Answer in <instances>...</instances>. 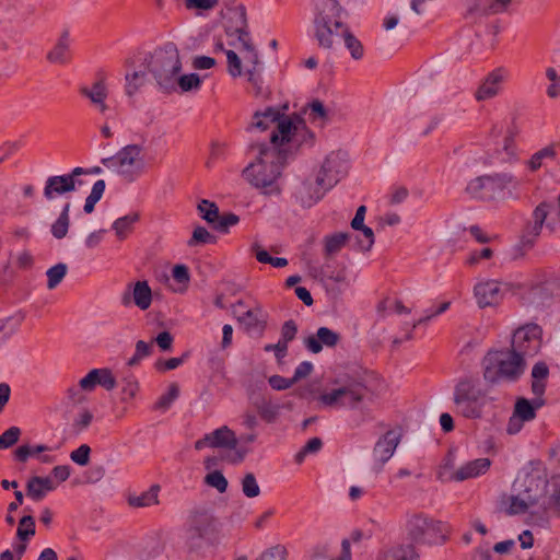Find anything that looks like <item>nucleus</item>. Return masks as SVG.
Segmentation results:
<instances>
[{"label": "nucleus", "mask_w": 560, "mask_h": 560, "mask_svg": "<svg viewBox=\"0 0 560 560\" xmlns=\"http://www.w3.org/2000/svg\"><path fill=\"white\" fill-rule=\"evenodd\" d=\"M517 188L518 183L513 174L494 173L470 179L465 190L471 198L492 201L503 195L513 197V190Z\"/></svg>", "instance_id": "11"}, {"label": "nucleus", "mask_w": 560, "mask_h": 560, "mask_svg": "<svg viewBox=\"0 0 560 560\" xmlns=\"http://www.w3.org/2000/svg\"><path fill=\"white\" fill-rule=\"evenodd\" d=\"M139 382L135 377H125L122 380V394L125 395V399H132L136 397L139 392Z\"/></svg>", "instance_id": "62"}, {"label": "nucleus", "mask_w": 560, "mask_h": 560, "mask_svg": "<svg viewBox=\"0 0 560 560\" xmlns=\"http://www.w3.org/2000/svg\"><path fill=\"white\" fill-rule=\"evenodd\" d=\"M482 375L488 384L516 381L525 370V360L512 350H492L482 359Z\"/></svg>", "instance_id": "8"}, {"label": "nucleus", "mask_w": 560, "mask_h": 560, "mask_svg": "<svg viewBox=\"0 0 560 560\" xmlns=\"http://www.w3.org/2000/svg\"><path fill=\"white\" fill-rule=\"evenodd\" d=\"M549 210L550 205L547 202H541L535 208L532 215L533 221L526 225L520 243L511 249L510 255L512 259L523 258L534 247L541 234Z\"/></svg>", "instance_id": "14"}, {"label": "nucleus", "mask_w": 560, "mask_h": 560, "mask_svg": "<svg viewBox=\"0 0 560 560\" xmlns=\"http://www.w3.org/2000/svg\"><path fill=\"white\" fill-rule=\"evenodd\" d=\"M252 127L267 131L271 130L268 145H280V109L277 107H267L264 112H256L253 115Z\"/></svg>", "instance_id": "23"}, {"label": "nucleus", "mask_w": 560, "mask_h": 560, "mask_svg": "<svg viewBox=\"0 0 560 560\" xmlns=\"http://www.w3.org/2000/svg\"><path fill=\"white\" fill-rule=\"evenodd\" d=\"M490 465L491 462L489 458H477L466 463L458 469H450L448 464H446L440 474V477L450 481H464L486 474L490 468Z\"/></svg>", "instance_id": "22"}, {"label": "nucleus", "mask_w": 560, "mask_h": 560, "mask_svg": "<svg viewBox=\"0 0 560 560\" xmlns=\"http://www.w3.org/2000/svg\"><path fill=\"white\" fill-rule=\"evenodd\" d=\"M172 277L178 284H180V287L174 289V291L179 293L185 292L190 281L188 268L185 265H175L172 270Z\"/></svg>", "instance_id": "50"}, {"label": "nucleus", "mask_w": 560, "mask_h": 560, "mask_svg": "<svg viewBox=\"0 0 560 560\" xmlns=\"http://www.w3.org/2000/svg\"><path fill=\"white\" fill-rule=\"evenodd\" d=\"M35 535V521L33 516H23L18 526L16 536L21 541H27L32 536Z\"/></svg>", "instance_id": "46"}, {"label": "nucleus", "mask_w": 560, "mask_h": 560, "mask_svg": "<svg viewBox=\"0 0 560 560\" xmlns=\"http://www.w3.org/2000/svg\"><path fill=\"white\" fill-rule=\"evenodd\" d=\"M247 21L244 7L240 5L228 10L226 35L232 47L225 50L226 71L233 79L243 74L248 81L259 89V78L256 72L258 54L247 32Z\"/></svg>", "instance_id": "1"}, {"label": "nucleus", "mask_w": 560, "mask_h": 560, "mask_svg": "<svg viewBox=\"0 0 560 560\" xmlns=\"http://www.w3.org/2000/svg\"><path fill=\"white\" fill-rule=\"evenodd\" d=\"M516 137V129H508L501 142L475 149L468 158V163L478 170L515 164L520 159Z\"/></svg>", "instance_id": "7"}, {"label": "nucleus", "mask_w": 560, "mask_h": 560, "mask_svg": "<svg viewBox=\"0 0 560 560\" xmlns=\"http://www.w3.org/2000/svg\"><path fill=\"white\" fill-rule=\"evenodd\" d=\"M315 133L299 114L282 115V166L293 162L303 147H313Z\"/></svg>", "instance_id": "10"}, {"label": "nucleus", "mask_w": 560, "mask_h": 560, "mask_svg": "<svg viewBox=\"0 0 560 560\" xmlns=\"http://www.w3.org/2000/svg\"><path fill=\"white\" fill-rule=\"evenodd\" d=\"M339 341V335L327 327H320L316 335L308 336L305 339L307 349L313 353L322 351L323 346L334 347Z\"/></svg>", "instance_id": "28"}, {"label": "nucleus", "mask_w": 560, "mask_h": 560, "mask_svg": "<svg viewBox=\"0 0 560 560\" xmlns=\"http://www.w3.org/2000/svg\"><path fill=\"white\" fill-rule=\"evenodd\" d=\"M548 374V366L544 362H538L534 365L532 370V392L537 397H541L545 392Z\"/></svg>", "instance_id": "37"}, {"label": "nucleus", "mask_w": 560, "mask_h": 560, "mask_svg": "<svg viewBox=\"0 0 560 560\" xmlns=\"http://www.w3.org/2000/svg\"><path fill=\"white\" fill-rule=\"evenodd\" d=\"M105 182L98 179L94 183L90 195L85 199L83 210L86 214H91L94 211L95 205L101 200L105 191Z\"/></svg>", "instance_id": "41"}, {"label": "nucleus", "mask_w": 560, "mask_h": 560, "mask_svg": "<svg viewBox=\"0 0 560 560\" xmlns=\"http://www.w3.org/2000/svg\"><path fill=\"white\" fill-rule=\"evenodd\" d=\"M358 231L361 232V235L357 237L358 249L363 253L370 252L375 242L373 230L366 225H362Z\"/></svg>", "instance_id": "48"}, {"label": "nucleus", "mask_w": 560, "mask_h": 560, "mask_svg": "<svg viewBox=\"0 0 560 560\" xmlns=\"http://www.w3.org/2000/svg\"><path fill=\"white\" fill-rule=\"evenodd\" d=\"M105 233H106L105 229L95 230V231L89 233L84 240V246L88 249L96 248L102 243Z\"/></svg>", "instance_id": "64"}, {"label": "nucleus", "mask_w": 560, "mask_h": 560, "mask_svg": "<svg viewBox=\"0 0 560 560\" xmlns=\"http://www.w3.org/2000/svg\"><path fill=\"white\" fill-rule=\"evenodd\" d=\"M91 447L88 444L80 445L70 453V459L80 466H85L90 462Z\"/></svg>", "instance_id": "59"}, {"label": "nucleus", "mask_w": 560, "mask_h": 560, "mask_svg": "<svg viewBox=\"0 0 560 560\" xmlns=\"http://www.w3.org/2000/svg\"><path fill=\"white\" fill-rule=\"evenodd\" d=\"M205 483L214 488L220 493H224L228 489L229 482L220 470H213L206 475Z\"/></svg>", "instance_id": "51"}, {"label": "nucleus", "mask_w": 560, "mask_h": 560, "mask_svg": "<svg viewBox=\"0 0 560 560\" xmlns=\"http://www.w3.org/2000/svg\"><path fill=\"white\" fill-rule=\"evenodd\" d=\"M310 109V118L313 122H318L324 126L328 120L327 109L319 100H314L307 105Z\"/></svg>", "instance_id": "49"}, {"label": "nucleus", "mask_w": 560, "mask_h": 560, "mask_svg": "<svg viewBox=\"0 0 560 560\" xmlns=\"http://www.w3.org/2000/svg\"><path fill=\"white\" fill-rule=\"evenodd\" d=\"M213 236L203 226H197L188 241V246H196L198 244H206L213 241Z\"/></svg>", "instance_id": "61"}, {"label": "nucleus", "mask_w": 560, "mask_h": 560, "mask_svg": "<svg viewBox=\"0 0 560 560\" xmlns=\"http://www.w3.org/2000/svg\"><path fill=\"white\" fill-rule=\"evenodd\" d=\"M313 365L310 362H302L294 371L293 377L290 380L282 378V389L290 387L294 382L305 378L311 374Z\"/></svg>", "instance_id": "55"}, {"label": "nucleus", "mask_w": 560, "mask_h": 560, "mask_svg": "<svg viewBox=\"0 0 560 560\" xmlns=\"http://www.w3.org/2000/svg\"><path fill=\"white\" fill-rule=\"evenodd\" d=\"M197 209H198V211L200 213V217L205 221H207L209 224H212L214 226V224L217 223V221L219 219V208H218V206L213 201H210V200H207V199H202L198 203Z\"/></svg>", "instance_id": "43"}, {"label": "nucleus", "mask_w": 560, "mask_h": 560, "mask_svg": "<svg viewBox=\"0 0 560 560\" xmlns=\"http://www.w3.org/2000/svg\"><path fill=\"white\" fill-rule=\"evenodd\" d=\"M240 323L248 330H257L260 328V319L258 317V312L248 310L242 316L238 317Z\"/></svg>", "instance_id": "58"}, {"label": "nucleus", "mask_w": 560, "mask_h": 560, "mask_svg": "<svg viewBox=\"0 0 560 560\" xmlns=\"http://www.w3.org/2000/svg\"><path fill=\"white\" fill-rule=\"evenodd\" d=\"M542 330L537 324H526L517 328L513 335V352H517L525 360V357L535 355L541 347Z\"/></svg>", "instance_id": "15"}, {"label": "nucleus", "mask_w": 560, "mask_h": 560, "mask_svg": "<svg viewBox=\"0 0 560 560\" xmlns=\"http://www.w3.org/2000/svg\"><path fill=\"white\" fill-rule=\"evenodd\" d=\"M24 315L22 313L16 314L14 317H7L0 319V334H11L19 325L23 322Z\"/></svg>", "instance_id": "60"}, {"label": "nucleus", "mask_w": 560, "mask_h": 560, "mask_svg": "<svg viewBox=\"0 0 560 560\" xmlns=\"http://www.w3.org/2000/svg\"><path fill=\"white\" fill-rule=\"evenodd\" d=\"M241 488L243 494L247 499L257 498L260 494V487L257 478L253 472H246L241 479Z\"/></svg>", "instance_id": "44"}, {"label": "nucleus", "mask_w": 560, "mask_h": 560, "mask_svg": "<svg viewBox=\"0 0 560 560\" xmlns=\"http://www.w3.org/2000/svg\"><path fill=\"white\" fill-rule=\"evenodd\" d=\"M67 273V265L63 262H59L51 268H49L46 272L47 275V288L49 290L55 289L65 278Z\"/></svg>", "instance_id": "47"}, {"label": "nucleus", "mask_w": 560, "mask_h": 560, "mask_svg": "<svg viewBox=\"0 0 560 560\" xmlns=\"http://www.w3.org/2000/svg\"><path fill=\"white\" fill-rule=\"evenodd\" d=\"M131 291H126L121 295V303L129 305L131 302L141 311H147L152 304V290L148 281H137L129 287Z\"/></svg>", "instance_id": "27"}, {"label": "nucleus", "mask_w": 560, "mask_h": 560, "mask_svg": "<svg viewBox=\"0 0 560 560\" xmlns=\"http://www.w3.org/2000/svg\"><path fill=\"white\" fill-rule=\"evenodd\" d=\"M378 560H418L411 545L394 546L381 553Z\"/></svg>", "instance_id": "36"}, {"label": "nucleus", "mask_w": 560, "mask_h": 560, "mask_svg": "<svg viewBox=\"0 0 560 560\" xmlns=\"http://www.w3.org/2000/svg\"><path fill=\"white\" fill-rule=\"evenodd\" d=\"M214 530V518L207 510H194L185 524L184 538L191 549H198L203 539Z\"/></svg>", "instance_id": "13"}, {"label": "nucleus", "mask_w": 560, "mask_h": 560, "mask_svg": "<svg viewBox=\"0 0 560 560\" xmlns=\"http://www.w3.org/2000/svg\"><path fill=\"white\" fill-rule=\"evenodd\" d=\"M57 488V483L50 477H31L26 483V494L34 501H40L45 495L54 491Z\"/></svg>", "instance_id": "29"}, {"label": "nucleus", "mask_w": 560, "mask_h": 560, "mask_svg": "<svg viewBox=\"0 0 560 560\" xmlns=\"http://www.w3.org/2000/svg\"><path fill=\"white\" fill-rule=\"evenodd\" d=\"M179 396V386L176 383H172L167 392L163 394L154 405L155 410L165 411Z\"/></svg>", "instance_id": "45"}, {"label": "nucleus", "mask_w": 560, "mask_h": 560, "mask_svg": "<svg viewBox=\"0 0 560 560\" xmlns=\"http://www.w3.org/2000/svg\"><path fill=\"white\" fill-rule=\"evenodd\" d=\"M353 60H361L364 57V47L362 43L348 28L341 37Z\"/></svg>", "instance_id": "39"}, {"label": "nucleus", "mask_w": 560, "mask_h": 560, "mask_svg": "<svg viewBox=\"0 0 560 560\" xmlns=\"http://www.w3.org/2000/svg\"><path fill=\"white\" fill-rule=\"evenodd\" d=\"M329 190L316 177H306L295 187L292 198L301 208L310 209L318 203Z\"/></svg>", "instance_id": "19"}, {"label": "nucleus", "mask_w": 560, "mask_h": 560, "mask_svg": "<svg viewBox=\"0 0 560 560\" xmlns=\"http://www.w3.org/2000/svg\"><path fill=\"white\" fill-rule=\"evenodd\" d=\"M345 173V163L339 152H331L325 156L315 177L328 189H331Z\"/></svg>", "instance_id": "21"}, {"label": "nucleus", "mask_w": 560, "mask_h": 560, "mask_svg": "<svg viewBox=\"0 0 560 560\" xmlns=\"http://www.w3.org/2000/svg\"><path fill=\"white\" fill-rule=\"evenodd\" d=\"M541 406L542 400L540 397L534 399L533 402L526 398H518L515 402L513 415L527 422L535 419L536 409Z\"/></svg>", "instance_id": "31"}, {"label": "nucleus", "mask_w": 560, "mask_h": 560, "mask_svg": "<svg viewBox=\"0 0 560 560\" xmlns=\"http://www.w3.org/2000/svg\"><path fill=\"white\" fill-rule=\"evenodd\" d=\"M107 167H113L126 182H135L145 170L143 148L129 144L119 150L115 156L102 160Z\"/></svg>", "instance_id": "12"}, {"label": "nucleus", "mask_w": 560, "mask_h": 560, "mask_svg": "<svg viewBox=\"0 0 560 560\" xmlns=\"http://www.w3.org/2000/svg\"><path fill=\"white\" fill-rule=\"evenodd\" d=\"M442 522L421 514L412 515L407 521L408 535L417 542H424L435 537L442 530Z\"/></svg>", "instance_id": "20"}, {"label": "nucleus", "mask_w": 560, "mask_h": 560, "mask_svg": "<svg viewBox=\"0 0 560 560\" xmlns=\"http://www.w3.org/2000/svg\"><path fill=\"white\" fill-rule=\"evenodd\" d=\"M237 442L235 433L226 425H223L196 441L195 448L197 451L205 447L235 448Z\"/></svg>", "instance_id": "24"}, {"label": "nucleus", "mask_w": 560, "mask_h": 560, "mask_svg": "<svg viewBox=\"0 0 560 560\" xmlns=\"http://www.w3.org/2000/svg\"><path fill=\"white\" fill-rule=\"evenodd\" d=\"M377 314L382 317H385L392 313L397 315H407L410 313V308H408L401 300L393 299V298H384L378 302L376 306Z\"/></svg>", "instance_id": "32"}, {"label": "nucleus", "mask_w": 560, "mask_h": 560, "mask_svg": "<svg viewBox=\"0 0 560 560\" xmlns=\"http://www.w3.org/2000/svg\"><path fill=\"white\" fill-rule=\"evenodd\" d=\"M401 441L399 430H388L376 441L372 452V468L380 472L384 465L393 457Z\"/></svg>", "instance_id": "18"}, {"label": "nucleus", "mask_w": 560, "mask_h": 560, "mask_svg": "<svg viewBox=\"0 0 560 560\" xmlns=\"http://www.w3.org/2000/svg\"><path fill=\"white\" fill-rule=\"evenodd\" d=\"M492 400L478 378H463L454 388L453 401L456 413L467 419H480L485 406Z\"/></svg>", "instance_id": "9"}, {"label": "nucleus", "mask_w": 560, "mask_h": 560, "mask_svg": "<svg viewBox=\"0 0 560 560\" xmlns=\"http://www.w3.org/2000/svg\"><path fill=\"white\" fill-rule=\"evenodd\" d=\"M253 249L256 253V259L261 264H270L271 266L280 267V257H272L265 249H261L258 244L253 245Z\"/></svg>", "instance_id": "63"}, {"label": "nucleus", "mask_w": 560, "mask_h": 560, "mask_svg": "<svg viewBox=\"0 0 560 560\" xmlns=\"http://www.w3.org/2000/svg\"><path fill=\"white\" fill-rule=\"evenodd\" d=\"M342 8L336 0H318L313 19V35L323 49H332L348 30Z\"/></svg>", "instance_id": "5"}, {"label": "nucleus", "mask_w": 560, "mask_h": 560, "mask_svg": "<svg viewBox=\"0 0 560 560\" xmlns=\"http://www.w3.org/2000/svg\"><path fill=\"white\" fill-rule=\"evenodd\" d=\"M504 79L505 71L502 68L494 69L488 73L476 90L475 100L477 102H485L495 97L501 90Z\"/></svg>", "instance_id": "26"}, {"label": "nucleus", "mask_w": 560, "mask_h": 560, "mask_svg": "<svg viewBox=\"0 0 560 560\" xmlns=\"http://www.w3.org/2000/svg\"><path fill=\"white\" fill-rule=\"evenodd\" d=\"M159 486L154 485L149 490L139 495H133L128 499V503L133 508H145L159 503Z\"/></svg>", "instance_id": "38"}, {"label": "nucleus", "mask_w": 560, "mask_h": 560, "mask_svg": "<svg viewBox=\"0 0 560 560\" xmlns=\"http://www.w3.org/2000/svg\"><path fill=\"white\" fill-rule=\"evenodd\" d=\"M84 172L83 167H75L69 174L48 177L44 187L45 198L52 200L58 196L75 191L77 187L82 185V180L78 177Z\"/></svg>", "instance_id": "17"}, {"label": "nucleus", "mask_w": 560, "mask_h": 560, "mask_svg": "<svg viewBox=\"0 0 560 560\" xmlns=\"http://www.w3.org/2000/svg\"><path fill=\"white\" fill-rule=\"evenodd\" d=\"M140 220L139 212H130L124 217L116 219L112 229L114 230L116 236L119 240H125L128 234L132 231L133 224H136Z\"/></svg>", "instance_id": "33"}, {"label": "nucleus", "mask_w": 560, "mask_h": 560, "mask_svg": "<svg viewBox=\"0 0 560 560\" xmlns=\"http://www.w3.org/2000/svg\"><path fill=\"white\" fill-rule=\"evenodd\" d=\"M93 415L90 410L83 409L81 410L72 422V430L74 433L79 434L83 432L92 422Z\"/></svg>", "instance_id": "53"}, {"label": "nucleus", "mask_w": 560, "mask_h": 560, "mask_svg": "<svg viewBox=\"0 0 560 560\" xmlns=\"http://www.w3.org/2000/svg\"><path fill=\"white\" fill-rule=\"evenodd\" d=\"M70 203H66L59 217L56 219V221L50 226L51 235L56 240H62L68 235L69 229H70Z\"/></svg>", "instance_id": "34"}, {"label": "nucleus", "mask_w": 560, "mask_h": 560, "mask_svg": "<svg viewBox=\"0 0 560 560\" xmlns=\"http://www.w3.org/2000/svg\"><path fill=\"white\" fill-rule=\"evenodd\" d=\"M266 381L272 389L280 390V376L271 373L270 366L262 363L249 373L246 392L260 418L267 422H275L278 416V405L268 398Z\"/></svg>", "instance_id": "6"}, {"label": "nucleus", "mask_w": 560, "mask_h": 560, "mask_svg": "<svg viewBox=\"0 0 560 560\" xmlns=\"http://www.w3.org/2000/svg\"><path fill=\"white\" fill-rule=\"evenodd\" d=\"M21 430L18 427H11L0 435V448L5 450L13 446L20 439Z\"/></svg>", "instance_id": "57"}, {"label": "nucleus", "mask_w": 560, "mask_h": 560, "mask_svg": "<svg viewBox=\"0 0 560 560\" xmlns=\"http://www.w3.org/2000/svg\"><path fill=\"white\" fill-rule=\"evenodd\" d=\"M86 392L82 389V387L78 384L74 386H70L67 392V399L72 406H80L88 401Z\"/></svg>", "instance_id": "54"}, {"label": "nucleus", "mask_w": 560, "mask_h": 560, "mask_svg": "<svg viewBox=\"0 0 560 560\" xmlns=\"http://www.w3.org/2000/svg\"><path fill=\"white\" fill-rule=\"evenodd\" d=\"M350 238L347 232H337L324 237V253L327 257H331L339 253Z\"/></svg>", "instance_id": "35"}, {"label": "nucleus", "mask_w": 560, "mask_h": 560, "mask_svg": "<svg viewBox=\"0 0 560 560\" xmlns=\"http://www.w3.org/2000/svg\"><path fill=\"white\" fill-rule=\"evenodd\" d=\"M80 93L84 97L89 98L91 103H93L100 97L108 96V90L104 80H97L93 82L90 86H81Z\"/></svg>", "instance_id": "40"}, {"label": "nucleus", "mask_w": 560, "mask_h": 560, "mask_svg": "<svg viewBox=\"0 0 560 560\" xmlns=\"http://www.w3.org/2000/svg\"><path fill=\"white\" fill-rule=\"evenodd\" d=\"M246 183L264 196L280 192V145L258 144V156L242 172Z\"/></svg>", "instance_id": "4"}, {"label": "nucleus", "mask_w": 560, "mask_h": 560, "mask_svg": "<svg viewBox=\"0 0 560 560\" xmlns=\"http://www.w3.org/2000/svg\"><path fill=\"white\" fill-rule=\"evenodd\" d=\"M538 502L537 497L527 495L526 498L512 497L510 506L506 509L509 515H515L524 513L529 506L535 505Z\"/></svg>", "instance_id": "42"}, {"label": "nucleus", "mask_w": 560, "mask_h": 560, "mask_svg": "<svg viewBox=\"0 0 560 560\" xmlns=\"http://www.w3.org/2000/svg\"><path fill=\"white\" fill-rule=\"evenodd\" d=\"M376 395L365 385L357 372H340L330 378L316 397L317 402L330 409H355L364 401H374Z\"/></svg>", "instance_id": "3"}, {"label": "nucleus", "mask_w": 560, "mask_h": 560, "mask_svg": "<svg viewBox=\"0 0 560 560\" xmlns=\"http://www.w3.org/2000/svg\"><path fill=\"white\" fill-rule=\"evenodd\" d=\"M182 70L179 51L174 44H167L147 55L131 73L126 74V94L133 96L149 82L151 75L164 92L176 90L177 75Z\"/></svg>", "instance_id": "2"}, {"label": "nucleus", "mask_w": 560, "mask_h": 560, "mask_svg": "<svg viewBox=\"0 0 560 560\" xmlns=\"http://www.w3.org/2000/svg\"><path fill=\"white\" fill-rule=\"evenodd\" d=\"M179 86L183 92L198 90L201 85L200 77L197 73H189L177 75L176 86Z\"/></svg>", "instance_id": "52"}, {"label": "nucleus", "mask_w": 560, "mask_h": 560, "mask_svg": "<svg viewBox=\"0 0 560 560\" xmlns=\"http://www.w3.org/2000/svg\"><path fill=\"white\" fill-rule=\"evenodd\" d=\"M323 446V441L319 438L311 439L304 447L295 454V462L301 464L307 454L317 453Z\"/></svg>", "instance_id": "56"}, {"label": "nucleus", "mask_w": 560, "mask_h": 560, "mask_svg": "<svg viewBox=\"0 0 560 560\" xmlns=\"http://www.w3.org/2000/svg\"><path fill=\"white\" fill-rule=\"evenodd\" d=\"M505 284L497 279H482L472 289L474 298L480 308L497 307L505 295Z\"/></svg>", "instance_id": "16"}, {"label": "nucleus", "mask_w": 560, "mask_h": 560, "mask_svg": "<svg viewBox=\"0 0 560 560\" xmlns=\"http://www.w3.org/2000/svg\"><path fill=\"white\" fill-rule=\"evenodd\" d=\"M79 385L88 394L94 392L97 385L110 392L117 386V381L112 370L102 368L89 371V373L79 381Z\"/></svg>", "instance_id": "25"}, {"label": "nucleus", "mask_w": 560, "mask_h": 560, "mask_svg": "<svg viewBox=\"0 0 560 560\" xmlns=\"http://www.w3.org/2000/svg\"><path fill=\"white\" fill-rule=\"evenodd\" d=\"M70 42L68 33H63L52 49L47 54V60L54 65H65L69 60Z\"/></svg>", "instance_id": "30"}]
</instances>
